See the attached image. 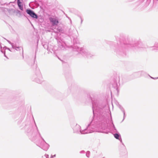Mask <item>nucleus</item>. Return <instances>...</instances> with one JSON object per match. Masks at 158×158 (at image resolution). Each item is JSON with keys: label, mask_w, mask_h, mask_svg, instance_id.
Wrapping results in <instances>:
<instances>
[{"label": "nucleus", "mask_w": 158, "mask_h": 158, "mask_svg": "<svg viewBox=\"0 0 158 158\" xmlns=\"http://www.w3.org/2000/svg\"><path fill=\"white\" fill-rule=\"evenodd\" d=\"M42 158H49V155L48 154H45L42 156Z\"/></svg>", "instance_id": "20"}, {"label": "nucleus", "mask_w": 158, "mask_h": 158, "mask_svg": "<svg viewBox=\"0 0 158 158\" xmlns=\"http://www.w3.org/2000/svg\"><path fill=\"white\" fill-rule=\"evenodd\" d=\"M58 49L59 50H64L65 49L66 44L62 40H59L58 41Z\"/></svg>", "instance_id": "8"}, {"label": "nucleus", "mask_w": 158, "mask_h": 158, "mask_svg": "<svg viewBox=\"0 0 158 158\" xmlns=\"http://www.w3.org/2000/svg\"><path fill=\"white\" fill-rule=\"evenodd\" d=\"M114 136L116 139H118L120 142L123 145V143H122V139L119 133H115L114 134Z\"/></svg>", "instance_id": "12"}, {"label": "nucleus", "mask_w": 158, "mask_h": 158, "mask_svg": "<svg viewBox=\"0 0 158 158\" xmlns=\"http://www.w3.org/2000/svg\"><path fill=\"white\" fill-rule=\"evenodd\" d=\"M32 79L33 81L38 83H41L42 82V77L39 70L36 71L35 73L33 76Z\"/></svg>", "instance_id": "5"}, {"label": "nucleus", "mask_w": 158, "mask_h": 158, "mask_svg": "<svg viewBox=\"0 0 158 158\" xmlns=\"http://www.w3.org/2000/svg\"><path fill=\"white\" fill-rule=\"evenodd\" d=\"M6 8H5L3 7H0V12H5L6 11Z\"/></svg>", "instance_id": "17"}, {"label": "nucleus", "mask_w": 158, "mask_h": 158, "mask_svg": "<svg viewBox=\"0 0 158 158\" xmlns=\"http://www.w3.org/2000/svg\"><path fill=\"white\" fill-rule=\"evenodd\" d=\"M26 12L32 18L36 19H37L38 18L37 15L31 10L28 9H27Z\"/></svg>", "instance_id": "6"}, {"label": "nucleus", "mask_w": 158, "mask_h": 158, "mask_svg": "<svg viewBox=\"0 0 158 158\" xmlns=\"http://www.w3.org/2000/svg\"><path fill=\"white\" fill-rule=\"evenodd\" d=\"M14 13V14L15 15H19V16H20L21 15V12H20V11H19L18 10L15 9V12Z\"/></svg>", "instance_id": "16"}, {"label": "nucleus", "mask_w": 158, "mask_h": 158, "mask_svg": "<svg viewBox=\"0 0 158 158\" xmlns=\"http://www.w3.org/2000/svg\"><path fill=\"white\" fill-rule=\"evenodd\" d=\"M5 39H6L7 41L10 44L11 46H12V47H13V45H15V44H14V43H11L10 41H9V40H6V39L4 38Z\"/></svg>", "instance_id": "22"}, {"label": "nucleus", "mask_w": 158, "mask_h": 158, "mask_svg": "<svg viewBox=\"0 0 158 158\" xmlns=\"http://www.w3.org/2000/svg\"><path fill=\"white\" fill-rule=\"evenodd\" d=\"M151 48L152 50L158 51V42L155 43L154 46L151 47Z\"/></svg>", "instance_id": "13"}, {"label": "nucleus", "mask_w": 158, "mask_h": 158, "mask_svg": "<svg viewBox=\"0 0 158 158\" xmlns=\"http://www.w3.org/2000/svg\"><path fill=\"white\" fill-rule=\"evenodd\" d=\"M6 11H7L10 14L14 15V12H15V9H6Z\"/></svg>", "instance_id": "14"}, {"label": "nucleus", "mask_w": 158, "mask_h": 158, "mask_svg": "<svg viewBox=\"0 0 158 158\" xmlns=\"http://www.w3.org/2000/svg\"><path fill=\"white\" fill-rule=\"evenodd\" d=\"M151 77L152 78V79H157L158 78V77H156V78H153V77Z\"/></svg>", "instance_id": "28"}, {"label": "nucleus", "mask_w": 158, "mask_h": 158, "mask_svg": "<svg viewBox=\"0 0 158 158\" xmlns=\"http://www.w3.org/2000/svg\"><path fill=\"white\" fill-rule=\"evenodd\" d=\"M94 115L97 114L96 119H93L87 126L86 128L82 130L81 127L77 124L73 127V132L77 134H85L92 133L94 131L104 132L106 129L115 131L117 130L112 122L111 113L109 118L108 109H106L105 106L100 103L96 98L91 99Z\"/></svg>", "instance_id": "1"}, {"label": "nucleus", "mask_w": 158, "mask_h": 158, "mask_svg": "<svg viewBox=\"0 0 158 158\" xmlns=\"http://www.w3.org/2000/svg\"><path fill=\"white\" fill-rule=\"evenodd\" d=\"M80 19H81V23L82 22L83 20H82V18L81 16H80Z\"/></svg>", "instance_id": "26"}, {"label": "nucleus", "mask_w": 158, "mask_h": 158, "mask_svg": "<svg viewBox=\"0 0 158 158\" xmlns=\"http://www.w3.org/2000/svg\"><path fill=\"white\" fill-rule=\"evenodd\" d=\"M23 0H17V3L18 7L19 9L22 11L23 10V5L22 3V2Z\"/></svg>", "instance_id": "10"}, {"label": "nucleus", "mask_w": 158, "mask_h": 158, "mask_svg": "<svg viewBox=\"0 0 158 158\" xmlns=\"http://www.w3.org/2000/svg\"><path fill=\"white\" fill-rule=\"evenodd\" d=\"M114 42H110L109 43L110 45H113L114 44Z\"/></svg>", "instance_id": "25"}, {"label": "nucleus", "mask_w": 158, "mask_h": 158, "mask_svg": "<svg viewBox=\"0 0 158 158\" xmlns=\"http://www.w3.org/2000/svg\"><path fill=\"white\" fill-rule=\"evenodd\" d=\"M90 155V152L89 151H87L86 153V156L89 158V157Z\"/></svg>", "instance_id": "19"}, {"label": "nucleus", "mask_w": 158, "mask_h": 158, "mask_svg": "<svg viewBox=\"0 0 158 158\" xmlns=\"http://www.w3.org/2000/svg\"><path fill=\"white\" fill-rule=\"evenodd\" d=\"M76 32L77 31L74 29H70L67 32V33L69 36L75 38L76 37L75 34Z\"/></svg>", "instance_id": "7"}, {"label": "nucleus", "mask_w": 158, "mask_h": 158, "mask_svg": "<svg viewBox=\"0 0 158 158\" xmlns=\"http://www.w3.org/2000/svg\"><path fill=\"white\" fill-rule=\"evenodd\" d=\"M79 44H74L73 47V51H76L77 52L76 54H81L83 56L87 58L91 57L94 56V54L89 52L87 49L84 47L80 48L78 47Z\"/></svg>", "instance_id": "4"}, {"label": "nucleus", "mask_w": 158, "mask_h": 158, "mask_svg": "<svg viewBox=\"0 0 158 158\" xmlns=\"http://www.w3.org/2000/svg\"><path fill=\"white\" fill-rule=\"evenodd\" d=\"M7 49H8L9 50H10V49L9 48H7Z\"/></svg>", "instance_id": "29"}, {"label": "nucleus", "mask_w": 158, "mask_h": 158, "mask_svg": "<svg viewBox=\"0 0 158 158\" xmlns=\"http://www.w3.org/2000/svg\"><path fill=\"white\" fill-rule=\"evenodd\" d=\"M5 39H6L7 41L10 44L11 46H12V47H13V45H15V44H14V43H11L10 41H9V40H6V39L4 38Z\"/></svg>", "instance_id": "21"}, {"label": "nucleus", "mask_w": 158, "mask_h": 158, "mask_svg": "<svg viewBox=\"0 0 158 158\" xmlns=\"http://www.w3.org/2000/svg\"><path fill=\"white\" fill-rule=\"evenodd\" d=\"M103 158H104V157H103Z\"/></svg>", "instance_id": "31"}, {"label": "nucleus", "mask_w": 158, "mask_h": 158, "mask_svg": "<svg viewBox=\"0 0 158 158\" xmlns=\"http://www.w3.org/2000/svg\"><path fill=\"white\" fill-rule=\"evenodd\" d=\"M113 87L116 90H117L118 92V89L117 88V85L116 83H115L113 85Z\"/></svg>", "instance_id": "18"}, {"label": "nucleus", "mask_w": 158, "mask_h": 158, "mask_svg": "<svg viewBox=\"0 0 158 158\" xmlns=\"http://www.w3.org/2000/svg\"><path fill=\"white\" fill-rule=\"evenodd\" d=\"M137 44L131 42L118 43L115 46L114 51L117 54H125L126 52L128 49H131L134 51L137 48Z\"/></svg>", "instance_id": "3"}, {"label": "nucleus", "mask_w": 158, "mask_h": 158, "mask_svg": "<svg viewBox=\"0 0 158 158\" xmlns=\"http://www.w3.org/2000/svg\"><path fill=\"white\" fill-rule=\"evenodd\" d=\"M56 156V155H53V156H51V158H53V157H55Z\"/></svg>", "instance_id": "27"}, {"label": "nucleus", "mask_w": 158, "mask_h": 158, "mask_svg": "<svg viewBox=\"0 0 158 158\" xmlns=\"http://www.w3.org/2000/svg\"><path fill=\"white\" fill-rule=\"evenodd\" d=\"M13 48L15 49V50L18 51H20L21 50L22 51V53H23V48L21 47H17V46L15 44L13 45Z\"/></svg>", "instance_id": "11"}, {"label": "nucleus", "mask_w": 158, "mask_h": 158, "mask_svg": "<svg viewBox=\"0 0 158 158\" xmlns=\"http://www.w3.org/2000/svg\"><path fill=\"white\" fill-rule=\"evenodd\" d=\"M35 125H30L26 127V131L27 135L32 140L39 139L36 145L43 150L47 151L49 148V145L44 140L40 134L35 122Z\"/></svg>", "instance_id": "2"}, {"label": "nucleus", "mask_w": 158, "mask_h": 158, "mask_svg": "<svg viewBox=\"0 0 158 158\" xmlns=\"http://www.w3.org/2000/svg\"><path fill=\"white\" fill-rule=\"evenodd\" d=\"M85 152V151L84 150L81 151L80 152V153L81 154H84Z\"/></svg>", "instance_id": "23"}, {"label": "nucleus", "mask_w": 158, "mask_h": 158, "mask_svg": "<svg viewBox=\"0 0 158 158\" xmlns=\"http://www.w3.org/2000/svg\"><path fill=\"white\" fill-rule=\"evenodd\" d=\"M49 20L53 26L57 25L59 23L58 19L56 18L50 17L49 18Z\"/></svg>", "instance_id": "9"}, {"label": "nucleus", "mask_w": 158, "mask_h": 158, "mask_svg": "<svg viewBox=\"0 0 158 158\" xmlns=\"http://www.w3.org/2000/svg\"><path fill=\"white\" fill-rule=\"evenodd\" d=\"M119 108L120 109V110L122 111L123 114V118L122 121H123L125 118V110L120 105L119 106Z\"/></svg>", "instance_id": "15"}, {"label": "nucleus", "mask_w": 158, "mask_h": 158, "mask_svg": "<svg viewBox=\"0 0 158 158\" xmlns=\"http://www.w3.org/2000/svg\"><path fill=\"white\" fill-rule=\"evenodd\" d=\"M4 48H6V47H4Z\"/></svg>", "instance_id": "30"}, {"label": "nucleus", "mask_w": 158, "mask_h": 158, "mask_svg": "<svg viewBox=\"0 0 158 158\" xmlns=\"http://www.w3.org/2000/svg\"><path fill=\"white\" fill-rule=\"evenodd\" d=\"M1 52L2 53H4V56L6 57V56L5 55V52L4 51H2V50H1Z\"/></svg>", "instance_id": "24"}]
</instances>
